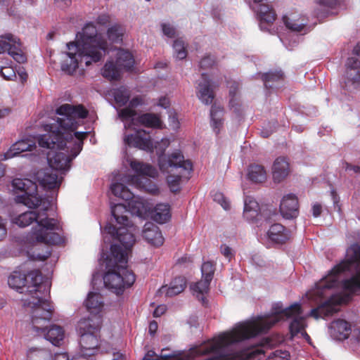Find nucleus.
Masks as SVG:
<instances>
[{"mask_svg": "<svg viewBox=\"0 0 360 360\" xmlns=\"http://www.w3.org/2000/svg\"><path fill=\"white\" fill-rule=\"evenodd\" d=\"M354 273L342 281V288L347 294H335L323 303L313 308L308 316L315 319L333 316L339 311L338 307L348 302L353 295H360V244L352 245L346 251L345 258L333 266L328 274L316 283L319 290L330 289L336 286L338 276L344 272Z\"/></svg>", "mask_w": 360, "mask_h": 360, "instance_id": "obj_1", "label": "nucleus"}, {"mask_svg": "<svg viewBox=\"0 0 360 360\" xmlns=\"http://www.w3.org/2000/svg\"><path fill=\"white\" fill-rule=\"evenodd\" d=\"M302 313L301 304L295 302L290 307L283 309H281L271 314L257 316L250 319L239 322L236 324L231 330L223 333L219 336L192 348L191 354L202 356L211 353L219 354L221 349L230 345L266 333L275 324L280 321L282 316L286 318L298 317Z\"/></svg>", "mask_w": 360, "mask_h": 360, "instance_id": "obj_2", "label": "nucleus"}, {"mask_svg": "<svg viewBox=\"0 0 360 360\" xmlns=\"http://www.w3.org/2000/svg\"><path fill=\"white\" fill-rule=\"evenodd\" d=\"M42 281V274L39 269H33L27 274L15 271L8 278V284L11 288L17 291L25 288L20 292H25L29 297L22 299L23 304L32 309L31 321L37 328L51 318L53 310L52 303L46 298L49 292Z\"/></svg>", "mask_w": 360, "mask_h": 360, "instance_id": "obj_3", "label": "nucleus"}, {"mask_svg": "<svg viewBox=\"0 0 360 360\" xmlns=\"http://www.w3.org/2000/svg\"><path fill=\"white\" fill-rule=\"evenodd\" d=\"M40 211L30 210L25 212L13 219V222L19 227H26L33 223L36 225L26 235L25 241L29 245L44 243L47 245H58L63 238L55 231L60 229L59 222L54 218H49L47 214L51 207L44 210L43 206Z\"/></svg>", "mask_w": 360, "mask_h": 360, "instance_id": "obj_4", "label": "nucleus"}, {"mask_svg": "<svg viewBox=\"0 0 360 360\" xmlns=\"http://www.w3.org/2000/svg\"><path fill=\"white\" fill-rule=\"evenodd\" d=\"M102 257L107 269L103 276L105 286L117 295L122 294L136 280L135 274L127 268V254L119 245L113 244L110 255Z\"/></svg>", "mask_w": 360, "mask_h": 360, "instance_id": "obj_5", "label": "nucleus"}, {"mask_svg": "<svg viewBox=\"0 0 360 360\" xmlns=\"http://www.w3.org/2000/svg\"><path fill=\"white\" fill-rule=\"evenodd\" d=\"M67 46L70 51H79L78 55L85 59L86 66L100 61L108 50L106 40L97 33L96 27L92 23L86 24L82 32L77 34L76 41L70 42Z\"/></svg>", "mask_w": 360, "mask_h": 360, "instance_id": "obj_6", "label": "nucleus"}, {"mask_svg": "<svg viewBox=\"0 0 360 360\" xmlns=\"http://www.w3.org/2000/svg\"><path fill=\"white\" fill-rule=\"evenodd\" d=\"M158 166L162 173L167 174V182L169 190L174 193L181 191L182 178L188 179L193 170L191 160H185L180 150L158 157Z\"/></svg>", "mask_w": 360, "mask_h": 360, "instance_id": "obj_7", "label": "nucleus"}, {"mask_svg": "<svg viewBox=\"0 0 360 360\" xmlns=\"http://www.w3.org/2000/svg\"><path fill=\"white\" fill-rule=\"evenodd\" d=\"M55 123L46 124L47 132L38 137V144L41 148L61 150L65 148L68 139H72L73 132L77 128V122L68 115H60Z\"/></svg>", "mask_w": 360, "mask_h": 360, "instance_id": "obj_8", "label": "nucleus"}, {"mask_svg": "<svg viewBox=\"0 0 360 360\" xmlns=\"http://www.w3.org/2000/svg\"><path fill=\"white\" fill-rule=\"evenodd\" d=\"M13 190L21 191L23 193L16 196V201L30 208H37L43 206L44 210L51 207V200L46 198L41 197L37 192L36 183L28 179H14L12 181Z\"/></svg>", "mask_w": 360, "mask_h": 360, "instance_id": "obj_9", "label": "nucleus"}, {"mask_svg": "<svg viewBox=\"0 0 360 360\" xmlns=\"http://www.w3.org/2000/svg\"><path fill=\"white\" fill-rule=\"evenodd\" d=\"M77 331L80 336L81 352L94 358L98 351L99 326L90 319H82L78 323Z\"/></svg>", "mask_w": 360, "mask_h": 360, "instance_id": "obj_10", "label": "nucleus"}, {"mask_svg": "<svg viewBox=\"0 0 360 360\" xmlns=\"http://www.w3.org/2000/svg\"><path fill=\"white\" fill-rule=\"evenodd\" d=\"M110 189L115 196L129 201L128 207L130 212L140 217L146 213V208L144 203L139 200H136L133 193L126 186L121 183H115L112 184Z\"/></svg>", "mask_w": 360, "mask_h": 360, "instance_id": "obj_11", "label": "nucleus"}, {"mask_svg": "<svg viewBox=\"0 0 360 360\" xmlns=\"http://www.w3.org/2000/svg\"><path fill=\"white\" fill-rule=\"evenodd\" d=\"M129 165L131 168L136 173V175H133L130 177L129 181L138 188H146V184L151 183L148 179L144 176L152 178L158 176L157 169L150 164L132 160Z\"/></svg>", "mask_w": 360, "mask_h": 360, "instance_id": "obj_12", "label": "nucleus"}, {"mask_svg": "<svg viewBox=\"0 0 360 360\" xmlns=\"http://www.w3.org/2000/svg\"><path fill=\"white\" fill-rule=\"evenodd\" d=\"M20 40L11 33L0 36V53L8 51V54L19 63L27 60V57L22 51Z\"/></svg>", "mask_w": 360, "mask_h": 360, "instance_id": "obj_13", "label": "nucleus"}, {"mask_svg": "<svg viewBox=\"0 0 360 360\" xmlns=\"http://www.w3.org/2000/svg\"><path fill=\"white\" fill-rule=\"evenodd\" d=\"M134 230H135V229L133 228L132 224H131L130 226H123L116 227V226L111 224H108L105 226V231L113 238L118 240L122 245L124 249L121 246L120 247L127 255V250L131 249L136 240L135 236L131 232V231ZM127 258L128 259L127 257Z\"/></svg>", "mask_w": 360, "mask_h": 360, "instance_id": "obj_14", "label": "nucleus"}, {"mask_svg": "<svg viewBox=\"0 0 360 360\" xmlns=\"http://www.w3.org/2000/svg\"><path fill=\"white\" fill-rule=\"evenodd\" d=\"M53 310L54 308L53 307L51 318L44 323L41 324L39 328L35 327L32 322V324L33 329L37 333L43 334L45 338L51 342L53 345L58 346L64 338L65 330L63 328L58 325H52L48 330L46 329V324L51 320Z\"/></svg>", "mask_w": 360, "mask_h": 360, "instance_id": "obj_15", "label": "nucleus"}, {"mask_svg": "<svg viewBox=\"0 0 360 360\" xmlns=\"http://www.w3.org/2000/svg\"><path fill=\"white\" fill-rule=\"evenodd\" d=\"M126 145L141 150L151 151L153 146L149 135L145 130H137L134 134L126 135L124 139Z\"/></svg>", "mask_w": 360, "mask_h": 360, "instance_id": "obj_16", "label": "nucleus"}, {"mask_svg": "<svg viewBox=\"0 0 360 360\" xmlns=\"http://www.w3.org/2000/svg\"><path fill=\"white\" fill-rule=\"evenodd\" d=\"M47 154V160L49 166L54 170H66L70 167V162L73 158L72 152L70 155H68L62 151H55L54 149Z\"/></svg>", "mask_w": 360, "mask_h": 360, "instance_id": "obj_17", "label": "nucleus"}, {"mask_svg": "<svg viewBox=\"0 0 360 360\" xmlns=\"http://www.w3.org/2000/svg\"><path fill=\"white\" fill-rule=\"evenodd\" d=\"M280 212L285 219L296 218L299 214V203L296 195L294 194L285 195L280 204Z\"/></svg>", "mask_w": 360, "mask_h": 360, "instance_id": "obj_18", "label": "nucleus"}, {"mask_svg": "<svg viewBox=\"0 0 360 360\" xmlns=\"http://www.w3.org/2000/svg\"><path fill=\"white\" fill-rule=\"evenodd\" d=\"M201 79L202 81L198 84L197 96L202 103L205 105H210L215 97L214 92L212 88L211 80L205 73H202Z\"/></svg>", "mask_w": 360, "mask_h": 360, "instance_id": "obj_19", "label": "nucleus"}, {"mask_svg": "<svg viewBox=\"0 0 360 360\" xmlns=\"http://www.w3.org/2000/svg\"><path fill=\"white\" fill-rule=\"evenodd\" d=\"M36 147V141L34 139H21L12 145L10 150L2 156L7 160L16 156L25 151H31Z\"/></svg>", "mask_w": 360, "mask_h": 360, "instance_id": "obj_20", "label": "nucleus"}, {"mask_svg": "<svg viewBox=\"0 0 360 360\" xmlns=\"http://www.w3.org/2000/svg\"><path fill=\"white\" fill-rule=\"evenodd\" d=\"M143 237L151 245L158 247L163 244L164 238L158 226L152 222L145 224Z\"/></svg>", "mask_w": 360, "mask_h": 360, "instance_id": "obj_21", "label": "nucleus"}, {"mask_svg": "<svg viewBox=\"0 0 360 360\" xmlns=\"http://www.w3.org/2000/svg\"><path fill=\"white\" fill-rule=\"evenodd\" d=\"M272 170L274 181L279 183L289 174L290 164L285 158L279 157L275 160Z\"/></svg>", "mask_w": 360, "mask_h": 360, "instance_id": "obj_22", "label": "nucleus"}, {"mask_svg": "<svg viewBox=\"0 0 360 360\" xmlns=\"http://www.w3.org/2000/svg\"><path fill=\"white\" fill-rule=\"evenodd\" d=\"M317 4L319 6L314 11V14L320 20L330 15L336 13L333 10L336 9L340 5L338 0H319Z\"/></svg>", "mask_w": 360, "mask_h": 360, "instance_id": "obj_23", "label": "nucleus"}, {"mask_svg": "<svg viewBox=\"0 0 360 360\" xmlns=\"http://www.w3.org/2000/svg\"><path fill=\"white\" fill-rule=\"evenodd\" d=\"M88 110L82 105L73 106L70 104H63L56 109L58 115H68L76 120V118H86Z\"/></svg>", "mask_w": 360, "mask_h": 360, "instance_id": "obj_24", "label": "nucleus"}, {"mask_svg": "<svg viewBox=\"0 0 360 360\" xmlns=\"http://www.w3.org/2000/svg\"><path fill=\"white\" fill-rule=\"evenodd\" d=\"M129 212V210L124 204L118 203L111 207L112 215L120 226H130L131 222L128 217Z\"/></svg>", "mask_w": 360, "mask_h": 360, "instance_id": "obj_25", "label": "nucleus"}, {"mask_svg": "<svg viewBox=\"0 0 360 360\" xmlns=\"http://www.w3.org/2000/svg\"><path fill=\"white\" fill-rule=\"evenodd\" d=\"M268 237L274 243L283 244L290 238L288 231L285 226L281 224H274L271 226L268 231Z\"/></svg>", "mask_w": 360, "mask_h": 360, "instance_id": "obj_26", "label": "nucleus"}, {"mask_svg": "<svg viewBox=\"0 0 360 360\" xmlns=\"http://www.w3.org/2000/svg\"><path fill=\"white\" fill-rule=\"evenodd\" d=\"M75 52H68L67 54L70 58V60L63 61L61 69L63 72L68 75H72L79 67V64L85 63V59L83 56H79V51L73 49Z\"/></svg>", "mask_w": 360, "mask_h": 360, "instance_id": "obj_27", "label": "nucleus"}, {"mask_svg": "<svg viewBox=\"0 0 360 360\" xmlns=\"http://www.w3.org/2000/svg\"><path fill=\"white\" fill-rule=\"evenodd\" d=\"M260 212L259 203L250 196H246L244 200V217L249 221L257 217Z\"/></svg>", "mask_w": 360, "mask_h": 360, "instance_id": "obj_28", "label": "nucleus"}, {"mask_svg": "<svg viewBox=\"0 0 360 360\" xmlns=\"http://www.w3.org/2000/svg\"><path fill=\"white\" fill-rule=\"evenodd\" d=\"M39 181L41 185L47 190H53L59 188L61 183V181L58 179L56 170H47L44 172Z\"/></svg>", "mask_w": 360, "mask_h": 360, "instance_id": "obj_29", "label": "nucleus"}, {"mask_svg": "<svg viewBox=\"0 0 360 360\" xmlns=\"http://www.w3.org/2000/svg\"><path fill=\"white\" fill-rule=\"evenodd\" d=\"M138 122L146 127L162 129V122L160 117L154 113L146 112L138 117Z\"/></svg>", "mask_w": 360, "mask_h": 360, "instance_id": "obj_30", "label": "nucleus"}, {"mask_svg": "<svg viewBox=\"0 0 360 360\" xmlns=\"http://www.w3.org/2000/svg\"><path fill=\"white\" fill-rule=\"evenodd\" d=\"M116 63L120 68L129 71L133 68L135 60L129 51L120 49L117 53Z\"/></svg>", "mask_w": 360, "mask_h": 360, "instance_id": "obj_31", "label": "nucleus"}, {"mask_svg": "<svg viewBox=\"0 0 360 360\" xmlns=\"http://www.w3.org/2000/svg\"><path fill=\"white\" fill-rule=\"evenodd\" d=\"M224 108L219 105L214 104L211 107L210 117L212 126L217 134L219 133L220 129L223 126Z\"/></svg>", "mask_w": 360, "mask_h": 360, "instance_id": "obj_32", "label": "nucleus"}, {"mask_svg": "<svg viewBox=\"0 0 360 360\" xmlns=\"http://www.w3.org/2000/svg\"><path fill=\"white\" fill-rule=\"evenodd\" d=\"M248 177L254 183H262L266 179V172L263 166L252 165L248 168Z\"/></svg>", "mask_w": 360, "mask_h": 360, "instance_id": "obj_33", "label": "nucleus"}, {"mask_svg": "<svg viewBox=\"0 0 360 360\" xmlns=\"http://www.w3.org/2000/svg\"><path fill=\"white\" fill-rule=\"evenodd\" d=\"M85 306L91 312H98L103 306V297L99 293L89 292L85 301Z\"/></svg>", "mask_w": 360, "mask_h": 360, "instance_id": "obj_34", "label": "nucleus"}, {"mask_svg": "<svg viewBox=\"0 0 360 360\" xmlns=\"http://www.w3.org/2000/svg\"><path fill=\"white\" fill-rule=\"evenodd\" d=\"M171 217L168 204H158L154 209L153 219L160 224L166 223Z\"/></svg>", "mask_w": 360, "mask_h": 360, "instance_id": "obj_35", "label": "nucleus"}, {"mask_svg": "<svg viewBox=\"0 0 360 360\" xmlns=\"http://www.w3.org/2000/svg\"><path fill=\"white\" fill-rule=\"evenodd\" d=\"M102 75L110 81L119 80L120 78V68L113 61H107L102 69Z\"/></svg>", "mask_w": 360, "mask_h": 360, "instance_id": "obj_36", "label": "nucleus"}, {"mask_svg": "<svg viewBox=\"0 0 360 360\" xmlns=\"http://www.w3.org/2000/svg\"><path fill=\"white\" fill-rule=\"evenodd\" d=\"M186 287V279L184 276L174 278L167 289L166 295L168 297L175 296L183 292Z\"/></svg>", "mask_w": 360, "mask_h": 360, "instance_id": "obj_37", "label": "nucleus"}, {"mask_svg": "<svg viewBox=\"0 0 360 360\" xmlns=\"http://www.w3.org/2000/svg\"><path fill=\"white\" fill-rule=\"evenodd\" d=\"M283 78L284 75L281 70L270 71L262 75V79L266 89L274 88V85L270 83L282 82Z\"/></svg>", "mask_w": 360, "mask_h": 360, "instance_id": "obj_38", "label": "nucleus"}, {"mask_svg": "<svg viewBox=\"0 0 360 360\" xmlns=\"http://www.w3.org/2000/svg\"><path fill=\"white\" fill-rule=\"evenodd\" d=\"M331 328L340 335V339L347 338L351 331L349 323L342 319H338L333 321Z\"/></svg>", "mask_w": 360, "mask_h": 360, "instance_id": "obj_39", "label": "nucleus"}, {"mask_svg": "<svg viewBox=\"0 0 360 360\" xmlns=\"http://www.w3.org/2000/svg\"><path fill=\"white\" fill-rule=\"evenodd\" d=\"M113 96L115 103L120 107H122L129 102L131 97V92L127 88L120 86L114 90Z\"/></svg>", "mask_w": 360, "mask_h": 360, "instance_id": "obj_40", "label": "nucleus"}, {"mask_svg": "<svg viewBox=\"0 0 360 360\" xmlns=\"http://www.w3.org/2000/svg\"><path fill=\"white\" fill-rule=\"evenodd\" d=\"M212 281L207 280V278H202L198 282H196L191 285V290L197 293V297L199 300L202 302L205 300L204 294L207 293L210 290V285Z\"/></svg>", "mask_w": 360, "mask_h": 360, "instance_id": "obj_41", "label": "nucleus"}, {"mask_svg": "<svg viewBox=\"0 0 360 360\" xmlns=\"http://www.w3.org/2000/svg\"><path fill=\"white\" fill-rule=\"evenodd\" d=\"M283 21L288 29L295 32L302 31L306 25V22L304 20H302V22H299V20H295L287 15L283 17Z\"/></svg>", "mask_w": 360, "mask_h": 360, "instance_id": "obj_42", "label": "nucleus"}, {"mask_svg": "<svg viewBox=\"0 0 360 360\" xmlns=\"http://www.w3.org/2000/svg\"><path fill=\"white\" fill-rule=\"evenodd\" d=\"M108 37L112 42H120L122 41L123 28L119 25H114L108 30Z\"/></svg>", "mask_w": 360, "mask_h": 360, "instance_id": "obj_43", "label": "nucleus"}, {"mask_svg": "<svg viewBox=\"0 0 360 360\" xmlns=\"http://www.w3.org/2000/svg\"><path fill=\"white\" fill-rule=\"evenodd\" d=\"M290 332L292 336L301 333L305 328L304 318L298 316L293 319L290 324Z\"/></svg>", "mask_w": 360, "mask_h": 360, "instance_id": "obj_44", "label": "nucleus"}, {"mask_svg": "<svg viewBox=\"0 0 360 360\" xmlns=\"http://www.w3.org/2000/svg\"><path fill=\"white\" fill-rule=\"evenodd\" d=\"M74 136L77 139V141L74 143V147L72 148L71 152H72V157H76L82 150L83 141L88 136V133L75 131Z\"/></svg>", "mask_w": 360, "mask_h": 360, "instance_id": "obj_45", "label": "nucleus"}, {"mask_svg": "<svg viewBox=\"0 0 360 360\" xmlns=\"http://www.w3.org/2000/svg\"><path fill=\"white\" fill-rule=\"evenodd\" d=\"M215 271V264L212 262H205L201 266L202 278L212 281Z\"/></svg>", "mask_w": 360, "mask_h": 360, "instance_id": "obj_46", "label": "nucleus"}, {"mask_svg": "<svg viewBox=\"0 0 360 360\" xmlns=\"http://www.w3.org/2000/svg\"><path fill=\"white\" fill-rule=\"evenodd\" d=\"M173 48L177 58L182 60L186 57L187 51L186 50L184 42L182 39H177L174 40Z\"/></svg>", "mask_w": 360, "mask_h": 360, "instance_id": "obj_47", "label": "nucleus"}, {"mask_svg": "<svg viewBox=\"0 0 360 360\" xmlns=\"http://www.w3.org/2000/svg\"><path fill=\"white\" fill-rule=\"evenodd\" d=\"M49 353L44 349L30 351L27 356V360H49Z\"/></svg>", "mask_w": 360, "mask_h": 360, "instance_id": "obj_48", "label": "nucleus"}, {"mask_svg": "<svg viewBox=\"0 0 360 360\" xmlns=\"http://www.w3.org/2000/svg\"><path fill=\"white\" fill-rule=\"evenodd\" d=\"M347 79L349 77V73L352 71L357 72L360 70V60L355 57L348 58L346 63Z\"/></svg>", "mask_w": 360, "mask_h": 360, "instance_id": "obj_49", "label": "nucleus"}, {"mask_svg": "<svg viewBox=\"0 0 360 360\" xmlns=\"http://www.w3.org/2000/svg\"><path fill=\"white\" fill-rule=\"evenodd\" d=\"M266 360H290V353L287 350H276Z\"/></svg>", "mask_w": 360, "mask_h": 360, "instance_id": "obj_50", "label": "nucleus"}, {"mask_svg": "<svg viewBox=\"0 0 360 360\" xmlns=\"http://www.w3.org/2000/svg\"><path fill=\"white\" fill-rule=\"evenodd\" d=\"M212 197L213 200L220 204L224 210H227L230 208V203L222 193L217 191L212 195Z\"/></svg>", "mask_w": 360, "mask_h": 360, "instance_id": "obj_51", "label": "nucleus"}, {"mask_svg": "<svg viewBox=\"0 0 360 360\" xmlns=\"http://www.w3.org/2000/svg\"><path fill=\"white\" fill-rule=\"evenodd\" d=\"M0 75L6 80H13L16 78L15 70L12 67H3L0 69Z\"/></svg>", "mask_w": 360, "mask_h": 360, "instance_id": "obj_52", "label": "nucleus"}, {"mask_svg": "<svg viewBox=\"0 0 360 360\" xmlns=\"http://www.w3.org/2000/svg\"><path fill=\"white\" fill-rule=\"evenodd\" d=\"M119 117L124 120H128L129 118L134 117L136 115V111L134 109H132L129 106L124 108L121 109L119 112Z\"/></svg>", "mask_w": 360, "mask_h": 360, "instance_id": "obj_53", "label": "nucleus"}, {"mask_svg": "<svg viewBox=\"0 0 360 360\" xmlns=\"http://www.w3.org/2000/svg\"><path fill=\"white\" fill-rule=\"evenodd\" d=\"M347 79L348 82H351L354 88L360 89V70L357 72H351L349 73V77Z\"/></svg>", "mask_w": 360, "mask_h": 360, "instance_id": "obj_54", "label": "nucleus"}, {"mask_svg": "<svg viewBox=\"0 0 360 360\" xmlns=\"http://www.w3.org/2000/svg\"><path fill=\"white\" fill-rule=\"evenodd\" d=\"M214 63V58L210 55H208L202 58L200 62V68L201 69H208L212 67Z\"/></svg>", "mask_w": 360, "mask_h": 360, "instance_id": "obj_55", "label": "nucleus"}, {"mask_svg": "<svg viewBox=\"0 0 360 360\" xmlns=\"http://www.w3.org/2000/svg\"><path fill=\"white\" fill-rule=\"evenodd\" d=\"M162 29L164 34L168 37L172 38L175 36V29L169 24L162 23Z\"/></svg>", "mask_w": 360, "mask_h": 360, "instance_id": "obj_56", "label": "nucleus"}, {"mask_svg": "<svg viewBox=\"0 0 360 360\" xmlns=\"http://www.w3.org/2000/svg\"><path fill=\"white\" fill-rule=\"evenodd\" d=\"M166 349H162L161 354H160V358L162 360H179V354H176V352H172L169 354H166L165 352L166 351Z\"/></svg>", "mask_w": 360, "mask_h": 360, "instance_id": "obj_57", "label": "nucleus"}, {"mask_svg": "<svg viewBox=\"0 0 360 360\" xmlns=\"http://www.w3.org/2000/svg\"><path fill=\"white\" fill-rule=\"evenodd\" d=\"M238 88V84L236 83H234L233 86H231L230 91H229V95L231 96L229 105L231 108H233L235 105V102H236L235 97L236 96Z\"/></svg>", "mask_w": 360, "mask_h": 360, "instance_id": "obj_58", "label": "nucleus"}, {"mask_svg": "<svg viewBox=\"0 0 360 360\" xmlns=\"http://www.w3.org/2000/svg\"><path fill=\"white\" fill-rule=\"evenodd\" d=\"M129 105L132 109L137 108L139 105L143 104V99L141 96H136L134 97L131 100L129 101Z\"/></svg>", "mask_w": 360, "mask_h": 360, "instance_id": "obj_59", "label": "nucleus"}, {"mask_svg": "<svg viewBox=\"0 0 360 360\" xmlns=\"http://www.w3.org/2000/svg\"><path fill=\"white\" fill-rule=\"evenodd\" d=\"M221 252L226 258L229 259V260L233 257L231 248L226 245H222L221 246Z\"/></svg>", "mask_w": 360, "mask_h": 360, "instance_id": "obj_60", "label": "nucleus"}, {"mask_svg": "<svg viewBox=\"0 0 360 360\" xmlns=\"http://www.w3.org/2000/svg\"><path fill=\"white\" fill-rule=\"evenodd\" d=\"M6 224V220L0 216V240H2L7 234Z\"/></svg>", "mask_w": 360, "mask_h": 360, "instance_id": "obj_61", "label": "nucleus"}, {"mask_svg": "<svg viewBox=\"0 0 360 360\" xmlns=\"http://www.w3.org/2000/svg\"><path fill=\"white\" fill-rule=\"evenodd\" d=\"M264 354L263 352L259 349H255L248 354V360H257L259 356Z\"/></svg>", "mask_w": 360, "mask_h": 360, "instance_id": "obj_62", "label": "nucleus"}, {"mask_svg": "<svg viewBox=\"0 0 360 360\" xmlns=\"http://www.w3.org/2000/svg\"><path fill=\"white\" fill-rule=\"evenodd\" d=\"M206 360H235V359L232 354H219L211 358H208Z\"/></svg>", "mask_w": 360, "mask_h": 360, "instance_id": "obj_63", "label": "nucleus"}, {"mask_svg": "<svg viewBox=\"0 0 360 360\" xmlns=\"http://www.w3.org/2000/svg\"><path fill=\"white\" fill-rule=\"evenodd\" d=\"M166 306L164 304L158 306L153 311L154 317H160L166 311Z\"/></svg>", "mask_w": 360, "mask_h": 360, "instance_id": "obj_64", "label": "nucleus"}]
</instances>
